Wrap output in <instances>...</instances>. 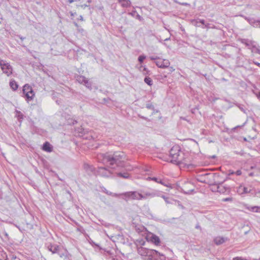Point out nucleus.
Segmentation results:
<instances>
[{
  "instance_id": "cd10ccee",
  "label": "nucleus",
  "mask_w": 260,
  "mask_h": 260,
  "mask_svg": "<svg viewBox=\"0 0 260 260\" xmlns=\"http://www.w3.org/2000/svg\"><path fill=\"white\" fill-rule=\"evenodd\" d=\"M159 183L162 184V185L167 187H170L171 184L169 183L167 179H161L159 180Z\"/></svg>"
},
{
  "instance_id": "37998d69",
  "label": "nucleus",
  "mask_w": 260,
  "mask_h": 260,
  "mask_svg": "<svg viewBox=\"0 0 260 260\" xmlns=\"http://www.w3.org/2000/svg\"><path fill=\"white\" fill-rule=\"evenodd\" d=\"M233 260H247L246 258H242V257H234Z\"/></svg>"
},
{
  "instance_id": "f3484780",
  "label": "nucleus",
  "mask_w": 260,
  "mask_h": 260,
  "mask_svg": "<svg viewBox=\"0 0 260 260\" xmlns=\"http://www.w3.org/2000/svg\"><path fill=\"white\" fill-rule=\"evenodd\" d=\"M42 149L45 151L51 152L53 150V147L48 142H45L43 145Z\"/></svg>"
},
{
  "instance_id": "f8f14e48",
  "label": "nucleus",
  "mask_w": 260,
  "mask_h": 260,
  "mask_svg": "<svg viewBox=\"0 0 260 260\" xmlns=\"http://www.w3.org/2000/svg\"><path fill=\"white\" fill-rule=\"evenodd\" d=\"M156 65L160 68L165 69L168 68L170 64V62L168 59L159 58L158 60L155 62Z\"/></svg>"
},
{
  "instance_id": "1a4fd4ad",
  "label": "nucleus",
  "mask_w": 260,
  "mask_h": 260,
  "mask_svg": "<svg viewBox=\"0 0 260 260\" xmlns=\"http://www.w3.org/2000/svg\"><path fill=\"white\" fill-rule=\"evenodd\" d=\"M0 66L3 72L8 76L12 74L13 68L9 63H5L3 60L0 61Z\"/></svg>"
},
{
  "instance_id": "e2e57ef3",
  "label": "nucleus",
  "mask_w": 260,
  "mask_h": 260,
  "mask_svg": "<svg viewBox=\"0 0 260 260\" xmlns=\"http://www.w3.org/2000/svg\"><path fill=\"white\" fill-rule=\"evenodd\" d=\"M170 71L171 72H172V71H174V69H173V67H170Z\"/></svg>"
},
{
  "instance_id": "0eeeda50",
  "label": "nucleus",
  "mask_w": 260,
  "mask_h": 260,
  "mask_svg": "<svg viewBox=\"0 0 260 260\" xmlns=\"http://www.w3.org/2000/svg\"><path fill=\"white\" fill-rule=\"evenodd\" d=\"M113 169H114L111 168V166H110V167H98L96 170L95 175H99L102 177H110L111 175L113 173V171L112 170Z\"/></svg>"
},
{
  "instance_id": "3c124183",
  "label": "nucleus",
  "mask_w": 260,
  "mask_h": 260,
  "mask_svg": "<svg viewBox=\"0 0 260 260\" xmlns=\"http://www.w3.org/2000/svg\"><path fill=\"white\" fill-rule=\"evenodd\" d=\"M77 30L79 32H82L84 31V29L82 28H80V27L77 28Z\"/></svg>"
},
{
  "instance_id": "4d7b16f0",
  "label": "nucleus",
  "mask_w": 260,
  "mask_h": 260,
  "mask_svg": "<svg viewBox=\"0 0 260 260\" xmlns=\"http://www.w3.org/2000/svg\"><path fill=\"white\" fill-rule=\"evenodd\" d=\"M196 228L197 229H201L200 225L199 224H197L196 225Z\"/></svg>"
},
{
  "instance_id": "7c9ffc66",
  "label": "nucleus",
  "mask_w": 260,
  "mask_h": 260,
  "mask_svg": "<svg viewBox=\"0 0 260 260\" xmlns=\"http://www.w3.org/2000/svg\"><path fill=\"white\" fill-rule=\"evenodd\" d=\"M144 82L148 85L151 86L152 85V80L150 78L148 77H146L144 78Z\"/></svg>"
},
{
  "instance_id": "423d86ee",
  "label": "nucleus",
  "mask_w": 260,
  "mask_h": 260,
  "mask_svg": "<svg viewBox=\"0 0 260 260\" xmlns=\"http://www.w3.org/2000/svg\"><path fill=\"white\" fill-rule=\"evenodd\" d=\"M23 93L25 95L26 100L28 102L33 100L35 93L31 86L28 84H25L23 87Z\"/></svg>"
},
{
  "instance_id": "72a5a7b5",
  "label": "nucleus",
  "mask_w": 260,
  "mask_h": 260,
  "mask_svg": "<svg viewBox=\"0 0 260 260\" xmlns=\"http://www.w3.org/2000/svg\"><path fill=\"white\" fill-rule=\"evenodd\" d=\"M83 84L88 88H91V83L86 79L84 82Z\"/></svg>"
},
{
  "instance_id": "f257e3e1",
  "label": "nucleus",
  "mask_w": 260,
  "mask_h": 260,
  "mask_svg": "<svg viewBox=\"0 0 260 260\" xmlns=\"http://www.w3.org/2000/svg\"><path fill=\"white\" fill-rule=\"evenodd\" d=\"M96 159L99 162L103 164H109L112 169L124 167L125 154L123 152H115L113 154L109 152L106 153H99Z\"/></svg>"
},
{
  "instance_id": "393cba45",
  "label": "nucleus",
  "mask_w": 260,
  "mask_h": 260,
  "mask_svg": "<svg viewBox=\"0 0 260 260\" xmlns=\"http://www.w3.org/2000/svg\"><path fill=\"white\" fill-rule=\"evenodd\" d=\"M121 5L123 8H129L131 6V2L130 0H124L121 3Z\"/></svg>"
},
{
  "instance_id": "c756f323",
  "label": "nucleus",
  "mask_w": 260,
  "mask_h": 260,
  "mask_svg": "<svg viewBox=\"0 0 260 260\" xmlns=\"http://www.w3.org/2000/svg\"><path fill=\"white\" fill-rule=\"evenodd\" d=\"M103 191L105 193H106V194H107L108 195L112 196L113 197H119L120 196V194H118L117 193H113L112 192H110V191L107 190L106 188H104V190H103Z\"/></svg>"
},
{
  "instance_id": "473e14b6",
  "label": "nucleus",
  "mask_w": 260,
  "mask_h": 260,
  "mask_svg": "<svg viewBox=\"0 0 260 260\" xmlns=\"http://www.w3.org/2000/svg\"><path fill=\"white\" fill-rule=\"evenodd\" d=\"M161 179L159 178H157V177H148L147 178V180H152V181H154L158 183H159V180H160Z\"/></svg>"
},
{
  "instance_id": "c03bdc74",
  "label": "nucleus",
  "mask_w": 260,
  "mask_h": 260,
  "mask_svg": "<svg viewBox=\"0 0 260 260\" xmlns=\"http://www.w3.org/2000/svg\"><path fill=\"white\" fill-rule=\"evenodd\" d=\"M78 7H81L82 8H83V9H84L86 7H89V5H87L86 4H84V5H78L77 6Z\"/></svg>"
},
{
  "instance_id": "774afa93",
  "label": "nucleus",
  "mask_w": 260,
  "mask_h": 260,
  "mask_svg": "<svg viewBox=\"0 0 260 260\" xmlns=\"http://www.w3.org/2000/svg\"><path fill=\"white\" fill-rule=\"evenodd\" d=\"M257 96H258V98H259L260 99V92H259Z\"/></svg>"
},
{
  "instance_id": "7ed1b4c3",
  "label": "nucleus",
  "mask_w": 260,
  "mask_h": 260,
  "mask_svg": "<svg viewBox=\"0 0 260 260\" xmlns=\"http://www.w3.org/2000/svg\"><path fill=\"white\" fill-rule=\"evenodd\" d=\"M183 152L179 146L176 145L173 146L170 150L169 156L171 158V162L178 165L183 155Z\"/></svg>"
},
{
  "instance_id": "6e6552de",
  "label": "nucleus",
  "mask_w": 260,
  "mask_h": 260,
  "mask_svg": "<svg viewBox=\"0 0 260 260\" xmlns=\"http://www.w3.org/2000/svg\"><path fill=\"white\" fill-rule=\"evenodd\" d=\"M142 196L144 198L143 200H146L147 198H153L157 196H160V191L158 190L152 189L150 191H143Z\"/></svg>"
},
{
  "instance_id": "ddd939ff",
  "label": "nucleus",
  "mask_w": 260,
  "mask_h": 260,
  "mask_svg": "<svg viewBox=\"0 0 260 260\" xmlns=\"http://www.w3.org/2000/svg\"><path fill=\"white\" fill-rule=\"evenodd\" d=\"M147 240L150 241L156 246H158L160 243V240L158 236L154 234H150L147 236Z\"/></svg>"
},
{
  "instance_id": "a878e982",
  "label": "nucleus",
  "mask_w": 260,
  "mask_h": 260,
  "mask_svg": "<svg viewBox=\"0 0 260 260\" xmlns=\"http://www.w3.org/2000/svg\"><path fill=\"white\" fill-rule=\"evenodd\" d=\"M86 79V78L83 76L78 75L76 77V80L78 81V83H79L80 84H83V83H84V82H85V81Z\"/></svg>"
},
{
  "instance_id": "8fccbe9b",
  "label": "nucleus",
  "mask_w": 260,
  "mask_h": 260,
  "mask_svg": "<svg viewBox=\"0 0 260 260\" xmlns=\"http://www.w3.org/2000/svg\"><path fill=\"white\" fill-rule=\"evenodd\" d=\"M253 62L254 64L257 66L258 67H260V63L257 62V61H253Z\"/></svg>"
},
{
  "instance_id": "58836bf2",
  "label": "nucleus",
  "mask_w": 260,
  "mask_h": 260,
  "mask_svg": "<svg viewBox=\"0 0 260 260\" xmlns=\"http://www.w3.org/2000/svg\"><path fill=\"white\" fill-rule=\"evenodd\" d=\"M146 58V56L144 55H140L138 57V60L140 63L143 62L144 60Z\"/></svg>"
},
{
  "instance_id": "13d9d810",
  "label": "nucleus",
  "mask_w": 260,
  "mask_h": 260,
  "mask_svg": "<svg viewBox=\"0 0 260 260\" xmlns=\"http://www.w3.org/2000/svg\"><path fill=\"white\" fill-rule=\"evenodd\" d=\"M242 17H243L245 20H246L248 21V19H249L250 17H247L246 16H244L243 15H241Z\"/></svg>"
},
{
  "instance_id": "bf43d9fd",
  "label": "nucleus",
  "mask_w": 260,
  "mask_h": 260,
  "mask_svg": "<svg viewBox=\"0 0 260 260\" xmlns=\"http://www.w3.org/2000/svg\"><path fill=\"white\" fill-rule=\"evenodd\" d=\"M70 14H71V16H74V15H75L76 14V12L73 13L72 12H70Z\"/></svg>"
},
{
  "instance_id": "bb28decb",
  "label": "nucleus",
  "mask_w": 260,
  "mask_h": 260,
  "mask_svg": "<svg viewBox=\"0 0 260 260\" xmlns=\"http://www.w3.org/2000/svg\"><path fill=\"white\" fill-rule=\"evenodd\" d=\"M16 117L17 118L18 120L20 122H21V121L24 118L23 114L20 111H18V110H16Z\"/></svg>"
},
{
  "instance_id": "a211bd4d",
  "label": "nucleus",
  "mask_w": 260,
  "mask_h": 260,
  "mask_svg": "<svg viewBox=\"0 0 260 260\" xmlns=\"http://www.w3.org/2000/svg\"><path fill=\"white\" fill-rule=\"evenodd\" d=\"M248 22L254 27H258L260 25V20H255L253 18L248 19Z\"/></svg>"
},
{
  "instance_id": "79ce46f5",
  "label": "nucleus",
  "mask_w": 260,
  "mask_h": 260,
  "mask_svg": "<svg viewBox=\"0 0 260 260\" xmlns=\"http://www.w3.org/2000/svg\"><path fill=\"white\" fill-rule=\"evenodd\" d=\"M149 58H150V59L151 60H156H156H158V59L159 58V57H158V56H150V57H149Z\"/></svg>"
},
{
  "instance_id": "6e6d98bb",
  "label": "nucleus",
  "mask_w": 260,
  "mask_h": 260,
  "mask_svg": "<svg viewBox=\"0 0 260 260\" xmlns=\"http://www.w3.org/2000/svg\"><path fill=\"white\" fill-rule=\"evenodd\" d=\"M139 116L141 118H142V119H144V120H147V118H146V117H144V116H140V115H139Z\"/></svg>"
},
{
  "instance_id": "680f3d73",
  "label": "nucleus",
  "mask_w": 260,
  "mask_h": 260,
  "mask_svg": "<svg viewBox=\"0 0 260 260\" xmlns=\"http://www.w3.org/2000/svg\"><path fill=\"white\" fill-rule=\"evenodd\" d=\"M68 2L69 3H70V4H71V3H72L74 2L73 0H68Z\"/></svg>"
},
{
  "instance_id": "f03ea898",
  "label": "nucleus",
  "mask_w": 260,
  "mask_h": 260,
  "mask_svg": "<svg viewBox=\"0 0 260 260\" xmlns=\"http://www.w3.org/2000/svg\"><path fill=\"white\" fill-rule=\"evenodd\" d=\"M138 253L142 256L147 257V260H157V257H159L160 260H166V256L158 251L149 249L143 247L138 248Z\"/></svg>"
},
{
  "instance_id": "6ab92c4d",
  "label": "nucleus",
  "mask_w": 260,
  "mask_h": 260,
  "mask_svg": "<svg viewBox=\"0 0 260 260\" xmlns=\"http://www.w3.org/2000/svg\"><path fill=\"white\" fill-rule=\"evenodd\" d=\"M59 248V246L56 245L50 244L48 246V249L50 251L52 252L53 254L56 253L57 252H58Z\"/></svg>"
},
{
  "instance_id": "ea45409f",
  "label": "nucleus",
  "mask_w": 260,
  "mask_h": 260,
  "mask_svg": "<svg viewBox=\"0 0 260 260\" xmlns=\"http://www.w3.org/2000/svg\"><path fill=\"white\" fill-rule=\"evenodd\" d=\"M192 23H193V24L196 26H198V27H200V25L199 24V21H198V19H196V20H193Z\"/></svg>"
},
{
  "instance_id": "603ef678",
  "label": "nucleus",
  "mask_w": 260,
  "mask_h": 260,
  "mask_svg": "<svg viewBox=\"0 0 260 260\" xmlns=\"http://www.w3.org/2000/svg\"><path fill=\"white\" fill-rule=\"evenodd\" d=\"M17 37L20 38L22 41L24 40L25 38V37H23L22 36H21L20 35H18Z\"/></svg>"
},
{
  "instance_id": "9d476101",
  "label": "nucleus",
  "mask_w": 260,
  "mask_h": 260,
  "mask_svg": "<svg viewBox=\"0 0 260 260\" xmlns=\"http://www.w3.org/2000/svg\"><path fill=\"white\" fill-rule=\"evenodd\" d=\"M213 186L216 188H215V191L219 192L220 193L226 194L229 193L231 190L229 187L224 185L222 183L215 184Z\"/></svg>"
},
{
  "instance_id": "39448f33",
  "label": "nucleus",
  "mask_w": 260,
  "mask_h": 260,
  "mask_svg": "<svg viewBox=\"0 0 260 260\" xmlns=\"http://www.w3.org/2000/svg\"><path fill=\"white\" fill-rule=\"evenodd\" d=\"M120 195L123 196V199L125 201L131 200H142V198H144L142 196V193L136 191L125 192Z\"/></svg>"
},
{
  "instance_id": "5701e85b",
  "label": "nucleus",
  "mask_w": 260,
  "mask_h": 260,
  "mask_svg": "<svg viewBox=\"0 0 260 260\" xmlns=\"http://www.w3.org/2000/svg\"><path fill=\"white\" fill-rule=\"evenodd\" d=\"M238 191L241 193H246L250 192V190L246 187L240 186L239 188Z\"/></svg>"
},
{
  "instance_id": "c85d7f7f",
  "label": "nucleus",
  "mask_w": 260,
  "mask_h": 260,
  "mask_svg": "<svg viewBox=\"0 0 260 260\" xmlns=\"http://www.w3.org/2000/svg\"><path fill=\"white\" fill-rule=\"evenodd\" d=\"M245 43L244 44L247 46H249L250 48L252 47V46L254 45V42L253 41L249 40H244Z\"/></svg>"
},
{
  "instance_id": "0e129e2a",
  "label": "nucleus",
  "mask_w": 260,
  "mask_h": 260,
  "mask_svg": "<svg viewBox=\"0 0 260 260\" xmlns=\"http://www.w3.org/2000/svg\"><path fill=\"white\" fill-rule=\"evenodd\" d=\"M170 40V37L168 38H166V39H165V40H164V41H169V40Z\"/></svg>"
},
{
  "instance_id": "2eb2a0df",
  "label": "nucleus",
  "mask_w": 260,
  "mask_h": 260,
  "mask_svg": "<svg viewBox=\"0 0 260 260\" xmlns=\"http://www.w3.org/2000/svg\"><path fill=\"white\" fill-rule=\"evenodd\" d=\"M228 240V238L218 236L214 239V242L216 245H220Z\"/></svg>"
},
{
  "instance_id": "338daca9",
  "label": "nucleus",
  "mask_w": 260,
  "mask_h": 260,
  "mask_svg": "<svg viewBox=\"0 0 260 260\" xmlns=\"http://www.w3.org/2000/svg\"><path fill=\"white\" fill-rule=\"evenodd\" d=\"M234 173H235V172H234L232 171V172H230V173H229V174H230V175H231V174H234Z\"/></svg>"
},
{
  "instance_id": "f704fd0d",
  "label": "nucleus",
  "mask_w": 260,
  "mask_h": 260,
  "mask_svg": "<svg viewBox=\"0 0 260 260\" xmlns=\"http://www.w3.org/2000/svg\"><path fill=\"white\" fill-rule=\"evenodd\" d=\"M146 107L148 109H151V110H154V107L153 105L151 103L148 102V103H147L146 105Z\"/></svg>"
},
{
  "instance_id": "dca6fc26",
  "label": "nucleus",
  "mask_w": 260,
  "mask_h": 260,
  "mask_svg": "<svg viewBox=\"0 0 260 260\" xmlns=\"http://www.w3.org/2000/svg\"><path fill=\"white\" fill-rule=\"evenodd\" d=\"M212 174L211 173H205L202 175H199L197 177V180L198 181L202 182V183H205L206 182V177L209 175H212Z\"/></svg>"
},
{
  "instance_id": "49530a36",
  "label": "nucleus",
  "mask_w": 260,
  "mask_h": 260,
  "mask_svg": "<svg viewBox=\"0 0 260 260\" xmlns=\"http://www.w3.org/2000/svg\"><path fill=\"white\" fill-rule=\"evenodd\" d=\"M232 200V199L231 198H227L223 199L222 200V201L224 202L231 201Z\"/></svg>"
},
{
  "instance_id": "c9c22d12",
  "label": "nucleus",
  "mask_w": 260,
  "mask_h": 260,
  "mask_svg": "<svg viewBox=\"0 0 260 260\" xmlns=\"http://www.w3.org/2000/svg\"><path fill=\"white\" fill-rule=\"evenodd\" d=\"M198 20L199 23H201L203 25H205V27H206V28H208L209 27V24L207 23V24H205V21L204 19H198Z\"/></svg>"
},
{
  "instance_id": "412c9836",
  "label": "nucleus",
  "mask_w": 260,
  "mask_h": 260,
  "mask_svg": "<svg viewBox=\"0 0 260 260\" xmlns=\"http://www.w3.org/2000/svg\"><path fill=\"white\" fill-rule=\"evenodd\" d=\"M9 85L11 89L14 91H15L18 89V85L17 83L13 79L10 80Z\"/></svg>"
},
{
  "instance_id": "4be33fe9",
  "label": "nucleus",
  "mask_w": 260,
  "mask_h": 260,
  "mask_svg": "<svg viewBox=\"0 0 260 260\" xmlns=\"http://www.w3.org/2000/svg\"><path fill=\"white\" fill-rule=\"evenodd\" d=\"M250 49L251 50L252 52L260 54V46L254 44L252 46V47L250 48Z\"/></svg>"
},
{
  "instance_id": "4468645a",
  "label": "nucleus",
  "mask_w": 260,
  "mask_h": 260,
  "mask_svg": "<svg viewBox=\"0 0 260 260\" xmlns=\"http://www.w3.org/2000/svg\"><path fill=\"white\" fill-rule=\"evenodd\" d=\"M83 167L86 173L89 175H95L96 170L92 165H90L88 164L84 163L83 165Z\"/></svg>"
},
{
  "instance_id": "b1692460",
  "label": "nucleus",
  "mask_w": 260,
  "mask_h": 260,
  "mask_svg": "<svg viewBox=\"0 0 260 260\" xmlns=\"http://www.w3.org/2000/svg\"><path fill=\"white\" fill-rule=\"evenodd\" d=\"M117 176L119 177H122L124 179H127L129 178V174L127 172H119L117 173Z\"/></svg>"
},
{
  "instance_id": "a18cd8bd",
  "label": "nucleus",
  "mask_w": 260,
  "mask_h": 260,
  "mask_svg": "<svg viewBox=\"0 0 260 260\" xmlns=\"http://www.w3.org/2000/svg\"><path fill=\"white\" fill-rule=\"evenodd\" d=\"M143 72L144 74H148V72L149 71L148 70V69L144 67L143 69Z\"/></svg>"
},
{
  "instance_id": "9b49d317",
  "label": "nucleus",
  "mask_w": 260,
  "mask_h": 260,
  "mask_svg": "<svg viewBox=\"0 0 260 260\" xmlns=\"http://www.w3.org/2000/svg\"><path fill=\"white\" fill-rule=\"evenodd\" d=\"M182 191L185 194H191L194 191V187L191 182H187L181 187Z\"/></svg>"
},
{
  "instance_id": "09e8293b",
  "label": "nucleus",
  "mask_w": 260,
  "mask_h": 260,
  "mask_svg": "<svg viewBox=\"0 0 260 260\" xmlns=\"http://www.w3.org/2000/svg\"><path fill=\"white\" fill-rule=\"evenodd\" d=\"M11 260H20L19 258H17L16 256H14L13 255L12 256V259Z\"/></svg>"
},
{
  "instance_id": "052dcab7",
  "label": "nucleus",
  "mask_w": 260,
  "mask_h": 260,
  "mask_svg": "<svg viewBox=\"0 0 260 260\" xmlns=\"http://www.w3.org/2000/svg\"><path fill=\"white\" fill-rule=\"evenodd\" d=\"M249 176H254V173L250 172V173H249Z\"/></svg>"
},
{
  "instance_id": "aec40b11",
  "label": "nucleus",
  "mask_w": 260,
  "mask_h": 260,
  "mask_svg": "<svg viewBox=\"0 0 260 260\" xmlns=\"http://www.w3.org/2000/svg\"><path fill=\"white\" fill-rule=\"evenodd\" d=\"M75 134L79 137H82L85 134L84 129L82 127L75 128Z\"/></svg>"
},
{
  "instance_id": "a19ab883",
  "label": "nucleus",
  "mask_w": 260,
  "mask_h": 260,
  "mask_svg": "<svg viewBox=\"0 0 260 260\" xmlns=\"http://www.w3.org/2000/svg\"><path fill=\"white\" fill-rule=\"evenodd\" d=\"M160 197H161L162 198H163L166 203H169V202L168 201V198H167L165 196L162 194L161 191H160Z\"/></svg>"
},
{
  "instance_id": "5fc2aeb1",
  "label": "nucleus",
  "mask_w": 260,
  "mask_h": 260,
  "mask_svg": "<svg viewBox=\"0 0 260 260\" xmlns=\"http://www.w3.org/2000/svg\"><path fill=\"white\" fill-rule=\"evenodd\" d=\"M74 24L77 27V28H78L80 27L79 25L76 22H74Z\"/></svg>"
},
{
  "instance_id": "de8ad7c7",
  "label": "nucleus",
  "mask_w": 260,
  "mask_h": 260,
  "mask_svg": "<svg viewBox=\"0 0 260 260\" xmlns=\"http://www.w3.org/2000/svg\"><path fill=\"white\" fill-rule=\"evenodd\" d=\"M235 174L237 175V176H240L242 174V172L240 171V170H237L236 172H235Z\"/></svg>"
},
{
  "instance_id": "20e7f679",
  "label": "nucleus",
  "mask_w": 260,
  "mask_h": 260,
  "mask_svg": "<svg viewBox=\"0 0 260 260\" xmlns=\"http://www.w3.org/2000/svg\"><path fill=\"white\" fill-rule=\"evenodd\" d=\"M192 159V156L188 152H184L183 155L178 165L186 167V168L188 169H192L195 167V165L191 163Z\"/></svg>"
},
{
  "instance_id": "864d4df0",
  "label": "nucleus",
  "mask_w": 260,
  "mask_h": 260,
  "mask_svg": "<svg viewBox=\"0 0 260 260\" xmlns=\"http://www.w3.org/2000/svg\"><path fill=\"white\" fill-rule=\"evenodd\" d=\"M78 19L80 21H83L84 19H83V17L82 15H80L78 18Z\"/></svg>"
},
{
  "instance_id": "2f4dec72",
  "label": "nucleus",
  "mask_w": 260,
  "mask_h": 260,
  "mask_svg": "<svg viewBox=\"0 0 260 260\" xmlns=\"http://www.w3.org/2000/svg\"><path fill=\"white\" fill-rule=\"evenodd\" d=\"M250 211L254 212H260V207L258 206H253L251 207L250 209Z\"/></svg>"
},
{
  "instance_id": "e433bc0d",
  "label": "nucleus",
  "mask_w": 260,
  "mask_h": 260,
  "mask_svg": "<svg viewBox=\"0 0 260 260\" xmlns=\"http://www.w3.org/2000/svg\"><path fill=\"white\" fill-rule=\"evenodd\" d=\"M56 253H58V254L59 255V256L60 257H67V252H60V251H59L58 250V252H57Z\"/></svg>"
},
{
  "instance_id": "4c0bfd02",
  "label": "nucleus",
  "mask_w": 260,
  "mask_h": 260,
  "mask_svg": "<svg viewBox=\"0 0 260 260\" xmlns=\"http://www.w3.org/2000/svg\"><path fill=\"white\" fill-rule=\"evenodd\" d=\"M77 123V120L75 119H71V120H69L68 121V124L70 125H74Z\"/></svg>"
},
{
  "instance_id": "69168bd1",
  "label": "nucleus",
  "mask_w": 260,
  "mask_h": 260,
  "mask_svg": "<svg viewBox=\"0 0 260 260\" xmlns=\"http://www.w3.org/2000/svg\"><path fill=\"white\" fill-rule=\"evenodd\" d=\"M117 1H118V2L119 3H120V4H121V3H122V2L123 1H124V0H117Z\"/></svg>"
}]
</instances>
